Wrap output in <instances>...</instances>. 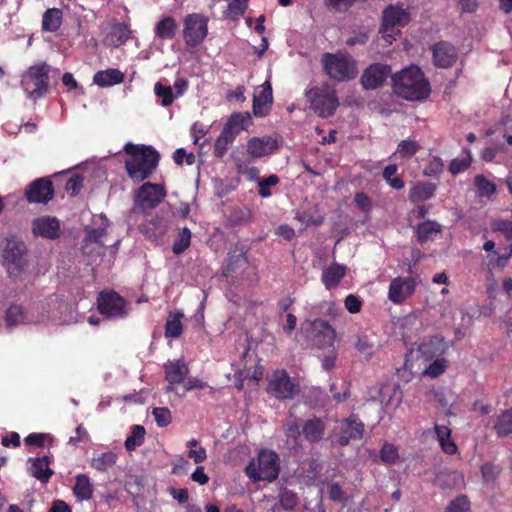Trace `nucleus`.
<instances>
[{
	"label": "nucleus",
	"instance_id": "nucleus-1",
	"mask_svg": "<svg viewBox=\"0 0 512 512\" xmlns=\"http://www.w3.org/2000/svg\"><path fill=\"white\" fill-rule=\"evenodd\" d=\"M124 151L126 172L135 183L148 179L158 166L160 155L152 146L127 143Z\"/></svg>",
	"mask_w": 512,
	"mask_h": 512
},
{
	"label": "nucleus",
	"instance_id": "nucleus-2",
	"mask_svg": "<svg viewBox=\"0 0 512 512\" xmlns=\"http://www.w3.org/2000/svg\"><path fill=\"white\" fill-rule=\"evenodd\" d=\"M394 92L408 101H420L430 95V84L419 67L411 66L392 76Z\"/></svg>",
	"mask_w": 512,
	"mask_h": 512
},
{
	"label": "nucleus",
	"instance_id": "nucleus-3",
	"mask_svg": "<svg viewBox=\"0 0 512 512\" xmlns=\"http://www.w3.org/2000/svg\"><path fill=\"white\" fill-rule=\"evenodd\" d=\"M280 473L279 455L269 449H262L256 458L251 459L245 468V474L253 482L276 480Z\"/></svg>",
	"mask_w": 512,
	"mask_h": 512
},
{
	"label": "nucleus",
	"instance_id": "nucleus-4",
	"mask_svg": "<svg viewBox=\"0 0 512 512\" xmlns=\"http://www.w3.org/2000/svg\"><path fill=\"white\" fill-rule=\"evenodd\" d=\"M321 62L323 71L332 80L345 82L357 75L356 61L347 52L324 53Z\"/></svg>",
	"mask_w": 512,
	"mask_h": 512
},
{
	"label": "nucleus",
	"instance_id": "nucleus-5",
	"mask_svg": "<svg viewBox=\"0 0 512 512\" xmlns=\"http://www.w3.org/2000/svg\"><path fill=\"white\" fill-rule=\"evenodd\" d=\"M410 12L401 4H389L382 12L379 33L383 39L391 44L401 34L400 29L410 22Z\"/></svg>",
	"mask_w": 512,
	"mask_h": 512
},
{
	"label": "nucleus",
	"instance_id": "nucleus-6",
	"mask_svg": "<svg viewBox=\"0 0 512 512\" xmlns=\"http://www.w3.org/2000/svg\"><path fill=\"white\" fill-rule=\"evenodd\" d=\"M306 97L310 101V109L322 118L334 115L340 105L336 91L328 86L311 88Z\"/></svg>",
	"mask_w": 512,
	"mask_h": 512
},
{
	"label": "nucleus",
	"instance_id": "nucleus-7",
	"mask_svg": "<svg viewBox=\"0 0 512 512\" xmlns=\"http://www.w3.org/2000/svg\"><path fill=\"white\" fill-rule=\"evenodd\" d=\"M50 66L42 62L31 66L23 75L21 85L31 98H39L48 91Z\"/></svg>",
	"mask_w": 512,
	"mask_h": 512
},
{
	"label": "nucleus",
	"instance_id": "nucleus-8",
	"mask_svg": "<svg viewBox=\"0 0 512 512\" xmlns=\"http://www.w3.org/2000/svg\"><path fill=\"white\" fill-rule=\"evenodd\" d=\"M301 330L307 334L313 347L326 349L334 345L336 331L326 320L305 321L302 323Z\"/></svg>",
	"mask_w": 512,
	"mask_h": 512
},
{
	"label": "nucleus",
	"instance_id": "nucleus-9",
	"mask_svg": "<svg viewBox=\"0 0 512 512\" xmlns=\"http://www.w3.org/2000/svg\"><path fill=\"white\" fill-rule=\"evenodd\" d=\"M297 379L289 376L286 370H275L268 379L267 392L277 399H293L300 393Z\"/></svg>",
	"mask_w": 512,
	"mask_h": 512
},
{
	"label": "nucleus",
	"instance_id": "nucleus-10",
	"mask_svg": "<svg viewBox=\"0 0 512 512\" xmlns=\"http://www.w3.org/2000/svg\"><path fill=\"white\" fill-rule=\"evenodd\" d=\"M183 39L188 47L203 43L208 34V18L199 13L188 14L184 19Z\"/></svg>",
	"mask_w": 512,
	"mask_h": 512
},
{
	"label": "nucleus",
	"instance_id": "nucleus-11",
	"mask_svg": "<svg viewBox=\"0 0 512 512\" xmlns=\"http://www.w3.org/2000/svg\"><path fill=\"white\" fill-rule=\"evenodd\" d=\"M97 308L100 314L108 317L122 318L126 316V301L117 292L103 291L97 297Z\"/></svg>",
	"mask_w": 512,
	"mask_h": 512
},
{
	"label": "nucleus",
	"instance_id": "nucleus-12",
	"mask_svg": "<svg viewBox=\"0 0 512 512\" xmlns=\"http://www.w3.org/2000/svg\"><path fill=\"white\" fill-rule=\"evenodd\" d=\"M26 247L23 242L8 240L3 251L4 264L11 276H19L23 271L25 261L23 255Z\"/></svg>",
	"mask_w": 512,
	"mask_h": 512
},
{
	"label": "nucleus",
	"instance_id": "nucleus-13",
	"mask_svg": "<svg viewBox=\"0 0 512 512\" xmlns=\"http://www.w3.org/2000/svg\"><path fill=\"white\" fill-rule=\"evenodd\" d=\"M364 432L365 424L358 415L351 414L339 424L337 443L342 447L347 446L351 441L361 440Z\"/></svg>",
	"mask_w": 512,
	"mask_h": 512
},
{
	"label": "nucleus",
	"instance_id": "nucleus-14",
	"mask_svg": "<svg viewBox=\"0 0 512 512\" xmlns=\"http://www.w3.org/2000/svg\"><path fill=\"white\" fill-rule=\"evenodd\" d=\"M166 197V190L160 184L145 182L136 192V202L143 209L156 208Z\"/></svg>",
	"mask_w": 512,
	"mask_h": 512
},
{
	"label": "nucleus",
	"instance_id": "nucleus-15",
	"mask_svg": "<svg viewBox=\"0 0 512 512\" xmlns=\"http://www.w3.org/2000/svg\"><path fill=\"white\" fill-rule=\"evenodd\" d=\"M391 73V66L384 63H372L363 71L360 83L365 90H375L385 83Z\"/></svg>",
	"mask_w": 512,
	"mask_h": 512
},
{
	"label": "nucleus",
	"instance_id": "nucleus-16",
	"mask_svg": "<svg viewBox=\"0 0 512 512\" xmlns=\"http://www.w3.org/2000/svg\"><path fill=\"white\" fill-rule=\"evenodd\" d=\"M25 196L29 203H48L54 197L52 181L49 178L33 181L26 189Z\"/></svg>",
	"mask_w": 512,
	"mask_h": 512
},
{
	"label": "nucleus",
	"instance_id": "nucleus-17",
	"mask_svg": "<svg viewBox=\"0 0 512 512\" xmlns=\"http://www.w3.org/2000/svg\"><path fill=\"white\" fill-rule=\"evenodd\" d=\"M433 64L439 68H450L458 59V51L454 45L439 41L431 47Z\"/></svg>",
	"mask_w": 512,
	"mask_h": 512
},
{
	"label": "nucleus",
	"instance_id": "nucleus-18",
	"mask_svg": "<svg viewBox=\"0 0 512 512\" xmlns=\"http://www.w3.org/2000/svg\"><path fill=\"white\" fill-rule=\"evenodd\" d=\"M247 251L246 247H239L238 245L229 251L226 264L223 267V275L225 277H234L245 271L248 265Z\"/></svg>",
	"mask_w": 512,
	"mask_h": 512
},
{
	"label": "nucleus",
	"instance_id": "nucleus-19",
	"mask_svg": "<svg viewBox=\"0 0 512 512\" xmlns=\"http://www.w3.org/2000/svg\"><path fill=\"white\" fill-rule=\"evenodd\" d=\"M32 233L37 237L56 240L61 235L60 221L52 216L35 218L32 221Z\"/></svg>",
	"mask_w": 512,
	"mask_h": 512
},
{
	"label": "nucleus",
	"instance_id": "nucleus-20",
	"mask_svg": "<svg viewBox=\"0 0 512 512\" xmlns=\"http://www.w3.org/2000/svg\"><path fill=\"white\" fill-rule=\"evenodd\" d=\"M415 291V281L411 277H396L391 280L388 299L394 304L403 303Z\"/></svg>",
	"mask_w": 512,
	"mask_h": 512
},
{
	"label": "nucleus",
	"instance_id": "nucleus-21",
	"mask_svg": "<svg viewBox=\"0 0 512 512\" xmlns=\"http://www.w3.org/2000/svg\"><path fill=\"white\" fill-rule=\"evenodd\" d=\"M277 138L272 136L253 137L247 143V152L252 158H262L279 149Z\"/></svg>",
	"mask_w": 512,
	"mask_h": 512
},
{
	"label": "nucleus",
	"instance_id": "nucleus-22",
	"mask_svg": "<svg viewBox=\"0 0 512 512\" xmlns=\"http://www.w3.org/2000/svg\"><path fill=\"white\" fill-rule=\"evenodd\" d=\"M165 380L168 382L165 392L170 393L174 391L176 384L184 382L189 373V368L183 359L169 361L164 364Z\"/></svg>",
	"mask_w": 512,
	"mask_h": 512
},
{
	"label": "nucleus",
	"instance_id": "nucleus-23",
	"mask_svg": "<svg viewBox=\"0 0 512 512\" xmlns=\"http://www.w3.org/2000/svg\"><path fill=\"white\" fill-rule=\"evenodd\" d=\"M273 102L272 86L269 81H266L260 90H257L253 95V113L255 116H266L271 108Z\"/></svg>",
	"mask_w": 512,
	"mask_h": 512
},
{
	"label": "nucleus",
	"instance_id": "nucleus-24",
	"mask_svg": "<svg viewBox=\"0 0 512 512\" xmlns=\"http://www.w3.org/2000/svg\"><path fill=\"white\" fill-rule=\"evenodd\" d=\"M447 343L442 336H432L427 342H423L418 347V352L425 360H431L434 357L442 356L447 351Z\"/></svg>",
	"mask_w": 512,
	"mask_h": 512
},
{
	"label": "nucleus",
	"instance_id": "nucleus-25",
	"mask_svg": "<svg viewBox=\"0 0 512 512\" xmlns=\"http://www.w3.org/2000/svg\"><path fill=\"white\" fill-rule=\"evenodd\" d=\"M30 474L43 484H47L53 476L54 471L50 468L51 457L44 455L42 457L30 458Z\"/></svg>",
	"mask_w": 512,
	"mask_h": 512
},
{
	"label": "nucleus",
	"instance_id": "nucleus-26",
	"mask_svg": "<svg viewBox=\"0 0 512 512\" xmlns=\"http://www.w3.org/2000/svg\"><path fill=\"white\" fill-rule=\"evenodd\" d=\"M442 233V225L435 220H426L418 223L414 228L416 241L423 245Z\"/></svg>",
	"mask_w": 512,
	"mask_h": 512
},
{
	"label": "nucleus",
	"instance_id": "nucleus-27",
	"mask_svg": "<svg viewBox=\"0 0 512 512\" xmlns=\"http://www.w3.org/2000/svg\"><path fill=\"white\" fill-rule=\"evenodd\" d=\"M325 423L317 417L307 419L302 425V435L310 443L320 442L325 435Z\"/></svg>",
	"mask_w": 512,
	"mask_h": 512
},
{
	"label": "nucleus",
	"instance_id": "nucleus-28",
	"mask_svg": "<svg viewBox=\"0 0 512 512\" xmlns=\"http://www.w3.org/2000/svg\"><path fill=\"white\" fill-rule=\"evenodd\" d=\"M125 75L118 69L108 68L100 70L93 76V83L99 87H110L124 81Z\"/></svg>",
	"mask_w": 512,
	"mask_h": 512
},
{
	"label": "nucleus",
	"instance_id": "nucleus-29",
	"mask_svg": "<svg viewBox=\"0 0 512 512\" xmlns=\"http://www.w3.org/2000/svg\"><path fill=\"white\" fill-rule=\"evenodd\" d=\"M434 431L442 451L447 455H455L458 447L451 437V430L445 425L435 424Z\"/></svg>",
	"mask_w": 512,
	"mask_h": 512
},
{
	"label": "nucleus",
	"instance_id": "nucleus-30",
	"mask_svg": "<svg viewBox=\"0 0 512 512\" xmlns=\"http://www.w3.org/2000/svg\"><path fill=\"white\" fill-rule=\"evenodd\" d=\"M346 274V267L338 263H333L322 272V282L327 289L338 286Z\"/></svg>",
	"mask_w": 512,
	"mask_h": 512
},
{
	"label": "nucleus",
	"instance_id": "nucleus-31",
	"mask_svg": "<svg viewBox=\"0 0 512 512\" xmlns=\"http://www.w3.org/2000/svg\"><path fill=\"white\" fill-rule=\"evenodd\" d=\"M94 486L90 478L85 474H79L75 478L73 494L79 501L90 500L93 496Z\"/></svg>",
	"mask_w": 512,
	"mask_h": 512
},
{
	"label": "nucleus",
	"instance_id": "nucleus-32",
	"mask_svg": "<svg viewBox=\"0 0 512 512\" xmlns=\"http://www.w3.org/2000/svg\"><path fill=\"white\" fill-rule=\"evenodd\" d=\"M436 191V185L432 182H421L413 186L409 191V200L413 203L424 202L432 198Z\"/></svg>",
	"mask_w": 512,
	"mask_h": 512
},
{
	"label": "nucleus",
	"instance_id": "nucleus-33",
	"mask_svg": "<svg viewBox=\"0 0 512 512\" xmlns=\"http://www.w3.org/2000/svg\"><path fill=\"white\" fill-rule=\"evenodd\" d=\"M178 25L172 16L163 17L155 27V36L161 40H171L175 37Z\"/></svg>",
	"mask_w": 512,
	"mask_h": 512
},
{
	"label": "nucleus",
	"instance_id": "nucleus-34",
	"mask_svg": "<svg viewBox=\"0 0 512 512\" xmlns=\"http://www.w3.org/2000/svg\"><path fill=\"white\" fill-rule=\"evenodd\" d=\"M63 13L59 8L47 9L42 17V30L46 32H56L62 24Z\"/></svg>",
	"mask_w": 512,
	"mask_h": 512
},
{
	"label": "nucleus",
	"instance_id": "nucleus-35",
	"mask_svg": "<svg viewBox=\"0 0 512 512\" xmlns=\"http://www.w3.org/2000/svg\"><path fill=\"white\" fill-rule=\"evenodd\" d=\"M493 429L499 437H505L512 434V408L502 411L496 417Z\"/></svg>",
	"mask_w": 512,
	"mask_h": 512
},
{
	"label": "nucleus",
	"instance_id": "nucleus-36",
	"mask_svg": "<svg viewBox=\"0 0 512 512\" xmlns=\"http://www.w3.org/2000/svg\"><path fill=\"white\" fill-rule=\"evenodd\" d=\"M182 312H176L174 314H169L165 324V337L166 338H178L183 332L182 325Z\"/></svg>",
	"mask_w": 512,
	"mask_h": 512
},
{
	"label": "nucleus",
	"instance_id": "nucleus-37",
	"mask_svg": "<svg viewBox=\"0 0 512 512\" xmlns=\"http://www.w3.org/2000/svg\"><path fill=\"white\" fill-rule=\"evenodd\" d=\"M26 317L27 314L23 306L12 304L6 311L5 321L8 327H15L20 324H24Z\"/></svg>",
	"mask_w": 512,
	"mask_h": 512
},
{
	"label": "nucleus",
	"instance_id": "nucleus-38",
	"mask_svg": "<svg viewBox=\"0 0 512 512\" xmlns=\"http://www.w3.org/2000/svg\"><path fill=\"white\" fill-rule=\"evenodd\" d=\"M354 347L360 355L365 357L366 360L371 359L375 352V344L366 334L356 335Z\"/></svg>",
	"mask_w": 512,
	"mask_h": 512
},
{
	"label": "nucleus",
	"instance_id": "nucleus-39",
	"mask_svg": "<svg viewBox=\"0 0 512 512\" xmlns=\"http://www.w3.org/2000/svg\"><path fill=\"white\" fill-rule=\"evenodd\" d=\"M145 428L141 425H134L131 433L125 440V449L129 452L134 451L137 447L141 446L145 439Z\"/></svg>",
	"mask_w": 512,
	"mask_h": 512
},
{
	"label": "nucleus",
	"instance_id": "nucleus-40",
	"mask_svg": "<svg viewBox=\"0 0 512 512\" xmlns=\"http://www.w3.org/2000/svg\"><path fill=\"white\" fill-rule=\"evenodd\" d=\"M116 460V454L111 451H108L93 457L91 461V466L97 471L105 472L116 463Z\"/></svg>",
	"mask_w": 512,
	"mask_h": 512
},
{
	"label": "nucleus",
	"instance_id": "nucleus-41",
	"mask_svg": "<svg viewBox=\"0 0 512 512\" xmlns=\"http://www.w3.org/2000/svg\"><path fill=\"white\" fill-rule=\"evenodd\" d=\"M462 157L451 160L449 164V171L453 174H459L466 171L472 163V155L469 149L462 150Z\"/></svg>",
	"mask_w": 512,
	"mask_h": 512
},
{
	"label": "nucleus",
	"instance_id": "nucleus-42",
	"mask_svg": "<svg viewBox=\"0 0 512 512\" xmlns=\"http://www.w3.org/2000/svg\"><path fill=\"white\" fill-rule=\"evenodd\" d=\"M421 149V145L413 139L402 140L395 152V155L398 154L402 159L412 158L419 150Z\"/></svg>",
	"mask_w": 512,
	"mask_h": 512
},
{
	"label": "nucleus",
	"instance_id": "nucleus-43",
	"mask_svg": "<svg viewBox=\"0 0 512 512\" xmlns=\"http://www.w3.org/2000/svg\"><path fill=\"white\" fill-rule=\"evenodd\" d=\"M190 243L191 231L187 227H184L179 231L176 239L174 240L172 246L173 253L176 255L182 254L190 246Z\"/></svg>",
	"mask_w": 512,
	"mask_h": 512
},
{
	"label": "nucleus",
	"instance_id": "nucleus-44",
	"mask_svg": "<svg viewBox=\"0 0 512 512\" xmlns=\"http://www.w3.org/2000/svg\"><path fill=\"white\" fill-rule=\"evenodd\" d=\"M251 122V116L248 112H237L233 113L228 121V123L237 133H240L242 130H245Z\"/></svg>",
	"mask_w": 512,
	"mask_h": 512
},
{
	"label": "nucleus",
	"instance_id": "nucleus-45",
	"mask_svg": "<svg viewBox=\"0 0 512 512\" xmlns=\"http://www.w3.org/2000/svg\"><path fill=\"white\" fill-rule=\"evenodd\" d=\"M154 92L157 97L161 98V105L169 107L174 102L176 96L173 94L171 86H164L162 83L157 82L154 85Z\"/></svg>",
	"mask_w": 512,
	"mask_h": 512
},
{
	"label": "nucleus",
	"instance_id": "nucleus-46",
	"mask_svg": "<svg viewBox=\"0 0 512 512\" xmlns=\"http://www.w3.org/2000/svg\"><path fill=\"white\" fill-rule=\"evenodd\" d=\"M503 251V254H499L498 251H493V254L489 256V265L494 268H504L512 257V244L505 247Z\"/></svg>",
	"mask_w": 512,
	"mask_h": 512
},
{
	"label": "nucleus",
	"instance_id": "nucleus-47",
	"mask_svg": "<svg viewBox=\"0 0 512 512\" xmlns=\"http://www.w3.org/2000/svg\"><path fill=\"white\" fill-rule=\"evenodd\" d=\"M474 183L480 196L490 197L496 192V185L484 175H477Z\"/></svg>",
	"mask_w": 512,
	"mask_h": 512
},
{
	"label": "nucleus",
	"instance_id": "nucleus-48",
	"mask_svg": "<svg viewBox=\"0 0 512 512\" xmlns=\"http://www.w3.org/2000/svg\"><path fill=\"white\" fill-rule=\"evenodd\" d=\"M448 367V361L438 356L426 369L423 374L431 378H437L442 375Z\"/></svg>",
	"mask_w": 512,
	"mask_h": 512
},
{
	"label": "nucleus",
	"instance_id": "nucleus-49",
	"mask_svg": "<svg viewBox=\"0 0 512 512\" xmlns=\"http://www.w3.org/2000/svg\"><path fill=\"white\" fill-rule=\"evenodd\" d=\"M279 504L284 510L292 511L298 505V496L291 490H281L279 493Z\"/></svg>",
	"mask_w": 512,
	"mask_h": 512
},
{
	"label": "nucleus",
	"instance_id": "nucleus-50",
	"mask_svg": "<svg viewBox=\"0 0 512 512\" xmlns=\"http://www.w3.org/2000/svg\"><path fill=\"white\" fill-rule=\"evenodd\" d=\"M250 219V210L246 207H239L234 209L229 217L228 222L231 226H239L246 224Z\"/></svg>",
	"mask_w": 512,
	"mask_h": 512
},
{
	"label": "nucleus",
	"instance_id": "nucleus-51",
	"mask_svg": "<svg viewBox=\"0 0 512 512\" xmlns=\"http://www.w3.org/2000/svg\"><path fill=\"white\" fill-rule=\"evenodd\" d=\"M470 501L466 495H459L446 507L445 512H470Z\"/></svg>",
	"mask_w": 512,
	"mask_h": 512
},
{
	"label": "nucleus",
	"instance_id": "nucleus-52",
	"mask_svg": "<svg viewBox=\"0 0 512 512\" xmlns=\"http://www.w3.org/2000/svg\"><path fill=\"white\" fill-rule=\"evenodd\" d=\"M399 458L398 449L394 444L385 443L380 450V459L386 464H394Z\"/></svg>",
	"mask_w": 512,
	"mask_h": 512
},
{
	"label": "nucleus",
	"instance_id": "nucleus-53",
	"mask_svg": "<svg viewBox=\"0 0 512 512\" xmlns=\"http://www.w3.org/2000/svg\"><path fill=\"white\" fill-rule=\"evenodd\" d=\"M279 177L277 175H270L266 178L260 179L258 182L259 191L258 194L262 198H268L272 195L270 187L276 186L279 183Z\"/></svg>",
	"mask_w": 512,
	"mask_h": 512
},
{
	"label": "nucleus",
	"instance_id": "nucleus-54",
	"mask_svg": "<svg viewBox=\"0 0 512 512\" xmlns=\"http://www.w3.org/2000/svg\"><path fill=\"white\" fill-rule=\"evenodd\" d=\"M249 0H231L228 4V14L231 19L243 16L248 8Z\"/></svg>",
	"mask_w": 512,
	"mask_h": 512
},
{
	"label": "nucleus",
	"instance_id": "nucleus-55",
	"mask_svg": "<svg viewBox=\"0 0 512 512\" xmlns=\"http://www.w3.org/2000/svg\"><path fill=\"white\" fill-rule=\"evenodd\" d=\"M152 415L159 427H166L172 422L171 411L166 407H155Z\"/></svg>",
	"mask_w": 512,
	"mask_h": 512
},
{
	"label": "nucleus",
	"instance_id": "nucleus-56",
	"mask_svg": "<svg viewBox=\"0 0 512 512\" xmlns=\"http://www.w3.org/2000/svg\"><path fill=\"white\" fill-rule=\"evenodd\" d=\"M491 229L495 232H501L507 240H512V221L495 219L491 222Z\"/></svg>",
	"mask_w": 512,
	"mask_h": 512
},
{
	"label": "nucleus",
	"instance_id": "nucleus-57",
	"mask_svg": "<svg viewBox=\"0 0 512 512\" xmlns=\"http://www.w3.org/2000/svg\"><path fill=\"white\" fill-rule=\"evenodd\" d=\"M130 28L126 23H117L112 28V35L117 37L116 45L125 43L130 38Z\"/></svg>",
	"mask_w": 512,
	"mask_h": 512
},
{
	"label": "nucleus",
	"instance_id": "nucleus-58",
	"mask_svg": "<svg viewBox=\"0 0 512 512\" xmlns=\"http://www.w3.org/2000/svg\"><path fill=\"white\" fill-rule=\"evenodd\" d=\"M355 206L362 212L368 213L372 208V201L365 192H357L354 196Z\"/></svg>",
	"mask_w": 512,
	"mask_h": 512
},
{
	"label": "nucleus",
	"instance_id": "nucleus-59",
	"mask_svg": "<svg viewBox=\"0 0 512 512\" xmlns=\"http://www.w3.org/2000/svg\"><path fill=\"white\" fill-rule=\"evenodd\" d=\"M83 186V177L79 174L72 175L66 182L65 189L71 195H77Z\"/></svg>",
	"mask_w": 512,
	"mask_h": 512
},
{
	"label": "nucleus",
	"instance_id": "nucleus-60",
	"mask_svg": "<svg viewBox=\"0 0 512 512\" xmlns=\"http://www.w3.org/2000/svg\"><path fill=\"white\" fill-rule=\"evenodd\" d=\"M345 308L351 314H356L361 311L362 301L355 295L349 294L344 300Z\"/></svg>",
	"mask_w": 512,
	"mask_h": 512
},
{
	"label": "nucleus",
	"instance_id": "nucleus-61",
	"mask_svg": "<svg viewBox=\"0 0 512 512\" xmlns=\"http://www.w3.org/2000/svg\"><path fill=\"white\" fill-rule=\"evenodd\" d=\"M328 349L327 353L321 359V365L324 370H330L335 366V362L337 359V352L334 347H326Z\"/></svg>",
	"mask_w": 512,
	"mask_h": 512
},
{
	"label": "nucleus",
	"instance_id": "nucleus-62",
	"mask_svg": "<svg viewBox=\"0 0 512 512\" xmlns=\"http://www.w3.org/2000/svg\"><path fill=\"white\" fill-rule=\"evenodd\" d=\"M358 0H325L327 6L335 11L348 10Z\"/></svg>",
	"mask_w": 512,
	"mask_h": 512
},
{
	"label": "nucleus",
	"instance_id": "nucleus-63",
	"mask_svg": "<svg viewBox=\"0 0 512 512\" xmlns=\"http://www.w3.org/2000/svg\"><path fill=\"white\" fill-rule=\"evenodd\" d=\"M368 34L367 32H355L353 35L347 38L346 44L348 46H355V45H364L368 41Z\"/></svg>",
	"mask_w": 512,
	"mask_h": 512
},
{
	"label": "nucleus",
	"instance_id": "nucleus-64",
	"mask_svg": "<svg viewBox=\"0 0 512 512\" xmlns=\"http://www.w3.org/2000/svg\"><path fill=\"white\" fill-rule=\"evenodd\" d=\"M45 434L42 433H31L25 437L24 442L27 446L42 447L45 442Z\"/></svg>",
	"mask_w": 512,
	"mask_h": 512
}]
</instances>
